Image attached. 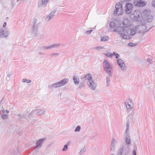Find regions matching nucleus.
Returning a JSON list of instances; mask_svg holds the SVG:
<instances>
[{
	"instance_id": "f257e3e1",
	"label": "nucleus",
	"mask_w": 155,
	"mask_h": 155,
	"mask_svg": "<svg viewBox=\"0 0 155 155\" xmlns=\"http://www.w3.org/2000/svg\"><path fill=\"white\" fill-rule=\"evenodd\" d=\"M110 26L111 29H112L114 32H117L120 34V36L124 39H129L130 38V37L126 34V31H125L124 28H120L119 25L116 26L115 23L111 21L110 23Z\"/></svg>"
},
{
	"instance_id": "f03ea898",
	"label": "nucleus",
	"mask_w": 155,
	"mask_h": 155,
	"mask_svg": "<svg viewBox=\"0 0 155 155\" xmlns=\"http://www.w3.org/2000/svg\"><path fill=\"white\" fill-rule=\"evenodd\" d=\"M135 30L133 29H128L126 31L127 35L133 36L136 32L138 33H144L147 32L148 30H147V27L145 25H137L135 27Z\"/></svg>"
},
{
	"instance_id": "7ed1b4c3",
	"label": "nucleus",
	"mask_w": 155,
	"mask_h": 155,
	"mask_svg": "<svg viewBox=\"0 0 155 155\" xmlns=\"http://www.w3.org/2000/svg\"><path fill=\"white\" fill-rule=\"evenodd\" d=\"M103 67L105 72L108 74H111L113 70L112 63L106 60H104L103 63Z\"/></svg>"
},
{
	"instance_id": "20e7f679",
	"label": "nucleus",
	"mask_w": 155,
	"mask_h": 155,
	"mask_svg": "<svg viewBox=\"0 0 155 155\" xmlns=\"http://www.w3.org/2000/svg\"><path fill=\"white\" fill-rule=\"evenodd\" d=\"M68 81L69 80L68 79L64 78L62 79L59 81L52 84L48 85V87L50 89H53L54 88L62 87L67 84Z\"/></svg>"
},
{
	"instance_id": "39448f33",
	"label": "nucleus",
	"mask_w": 155,
	"mask_h": 155,
	"mask_svg": "<svg viewBox=\"0 0 155 155\" xmlns=\"http://www.w3.org/2000/svg\"><path fill=\"white\" fill-rule=\"evenodd\" d=\"M85 78L87 80V83L89 87L92 90L94 91L96 87V84L94 81L92 79L91 74H87L85 76Z\"/></svg>"
},
{
	"instance_id": "423d86ee",
	"label": "nucleus",
	"mask_w": 155,
	"mask_h": 155,
	"mask_svg": "<svg viewBox=\"0 0 155 155\" xmlns=\"http://www.w3.org/2000/svg\"><path fill=\"white\" fill-rule=\"evenodd\" d=\"M36 20L33 19L31 20L32 28L31 30V33L33 37H35L38 34V26L36 23Z\"/></svg>"
},
{
	"instance_id": "0eeeda50",
	"label": "nucleus",
	"mask_w": 155,
	"mask_h": 155,
	"mask_svg": "<svg viewBox=\"0 0 155 155\" xmlns=\"http://www.w3.org/2000/svg\"><path fill=\"white\" fill-rule=\"evenodd\" d=\"M123 13V9L122 4L117 2L116 5L113 13L114 15L119 16L122 15Z\"/></svg>"
},
{
	"instance_id": "6e6552de",
	"label": "nucleus",
	"mask_w": 155,
	"mask_h": 155,
	"mask_svg": "<svg viewBox=\"0 0 155 155\" xmlns=\"http://www.w3.org/2000/svg\"><path fill=\"white\" fill-rule=\"evenodd\" d=\"M129 150V148L127 146L121 145L117 150V155H122L124 152L127 153L128 152Z\"/></svg>"
},
{
	"instance_id": "1a4fd4ad",
	"label": "nucleus",
	"mask_w": 155,
	"mask_h": 155,
	"mask_svg": "<svg viewBox=\"0 0 155 155\" xmlns=\"http://www.w3.org/2000/svg\"><path fill=\"white\" fill-rule=\"evenodd\" d=\"M142 15L144 16V18L146 19L149 22L152 21L153 17L150 15V11L148 10H145L143 11Z\"/></svg>"
},
{
	"instance_id": "9d476101",
	"label": "nucleus",
	"mask_w": 155,
	"mask_h": 155,
	"mask_svg": "<svg viewBox=\"0 0 155 155\" xmlns=\"http://www.w3.org/2000/svg\"><path fill=\"white\" fill-rule=\"evenodd\" d=\"M130 24V23L129 19L127 18H125L124 19L122 23L120 24L119 25L120 28H124L125 31L128 29H131L129 27Z\"/></svg>"
},
{
	"instance_id": "9b49d317",
	"label": "nucleus",
	"mask_w": 155,
	"mask_h": 155,
	"mask_svg": "<svg viewBox=\"0 0 155 155\" xmlns=\"http://www.w3.org/2000/svg\"><path fill=\"white\" fill-rule=\"evenodd\" d=\"M133 8V5L131 3H127L124 7L125 13L127 15L130 14Z\"/></svg>"
},
{
	"instance_id": "f8f14e48",
	"label": "nucleus",
	"mask_w": 155,
	"mask_h": 155,
	"mask_svg": "<svg viewBox=\"0 0 155 155\" xmlns=\"http://www.w3.org/2000/svg\"><path fill=\"white\" fill-rule=\"evenodd\" d=\"M9 34V32L7 28H3L0 29V38H6Z\"/></svg>"
},
{
	"instance_id": "ddd939ff",
	"label": "nucleus",
	"mask_w": 155,
	"mask_h": 155,
	"mask_svg": "<svg viewBox=\"0 0 155 155\" xmlns=\"http://www.w3.org/2000/svg\"><path fill=\"white\" fill-rule=\"evenodd\" d=\"M117 63L121 71H125L127 70V68L123 60L121 59H118L117 60Z\"/></svg>"
},
{
	"instance_id": "4468645a",
	"label": "nucleus",
	"mask_w": 155,
	"mask_h": 155,
	"mask_svg": "<svg viewBox=\"0 0 155 155\" xmlns=\"http://www.w3.org/2000/svg\"><path fill=\"white\" fill-rule=\"evenodd\" d=\"M125 105L127 108V111L130 110H132L133 108V104L132 101L130 99L127 100L125 102Z\"/></svg>"
},
{
	"instance_id": "2eb2a0df",
	"label": "nucleus",
	"mask_w": 155,
	"mask_h": 155,
	"mask_svg": "<svg viewBox=\"0 0 155 155\" xmlns=\"http://www.w3.org/2000/svg\"><path fill=\"white\" fill-rule=\"evenodd\" d=\"M141 15V14L139 12L136 11L135 13L130 14V17L132 21H136L137 20Z\"/></svg>"
},
{
	"instance_id": "dca6fc26",
	"label": "nucleus",
	"mask_w": 155,
	"mask_h": 155,
	"mask_svg": "<svg viewBox=\"0 0 155 155\" xmlns=\"http://www.w3.org/2000/svg\"><path fill=\"white\" fill-rule=\"evenodd\" d=\"M104 54L106 57L110 58H112L113 56H115L116 59L119 58L120 56L119 54L115 52H114L113 53H111L110 52H106Z\"/></svg>"
},
{
	"instance_id": "f3484780",
	"label": "nucleus",
	"mask_w": 155,
	"mask_h": 155,
	"mask_svg": "<svg viewBox=\"0 0 155 155\" xmlns=\"http://www.w3.org/2000/svg\"><path fill=\"white\" fill-rule=\"evenodd\" d=\"M0 111L1 112L2 118L4 120L7 119L8 117V115L7 114L9 112V111L7 110L3 109L0 110Z\"/></svg>"
},
{
	"instance_id": "a211bd4d",
	"label": "nucleus",
	"mask_w": 155,
	"mask_h": 155,
	"mask_svg": "<svg viewBox=\"0 0 155 155\" xmlns=\"http://www.w3.org/2000/svg\"><path fill=\"white\" fill-rule=\"evenodd\" d=\"M124 137L125 144H122V145H126L129 148V146L131 143V138L130 135H124Z\"/></svg>"
},
{
	"instance_id": "6ab92c4d",
	"label": "nucleus",
	"mask_w": 155,
	"mask_h": 155,
	"mask_svg": "<svg viewBox=\"0 0 155 155\" xmlns=\"http://www.w3.org/2000/svg\"><path fill=\"white\" fill-rule=\"evenodd\" d=\"M134 3L135 5L138 6H143L145 4V2L142 0H135Z\"/></svg>"
},
{
	"instance_id": "aec40b11",
	"label": "nucleus",
	"mask_w": 155,
	"mask_h": 155,
	"mask_svg": "<svg viewBox=\"0 0 155 155\" xmlns=\"http://www.w3.org/2000/svg\"><path fill=\"white\" fill-rule=\"evenodd\" d=\"M55 11H53L51 12L48 16L46 17L45 18V21H48L51 19H52L54 16L55 13Z\"/></svg>"
},
{
	"instance_id": "412c9836",
	"label": "nucleus",
	"mask_w": 155,
	"mask_h": 155,
	"mask_svg": "<svg viewBox=\"0 0 155 155\" xmlns=\"http://www.w3.org/2000/svg\"><path fill=\"white\" fill-rule=\"evenodd\" d=\"M45 140V139L44 138H41L38 140L36 143V147L38 148L41 147Z\"/></svg>"
},
{
	"instance_id": "4be33fe9",
	"label": "nucleus",
	"mask_w": 155,
	"mask_h": 155,
	"mask_svg": "<svg viewBox=\"0 0 155 155\" xmlns=\"http://www.w3.org/2000/svg\"><path fill=\"white\" fill-rule=\"evenodd\" d=\"M48 1V0H41V2H39L38 3V7L40 8L43 6H45Z\"/></svg>"
},
{
	"instance_id": "5701e85b",
	"label": "nucleus",
	"mask_w": 155,
	"mask_h": 155,
	"mask_svg": "<svg viewBox=\"0 0 155 155\" xmlns=\"http://www.w3.org/2000/svg\"><path fill=\"white\" fill-rule=\"evenodd\" d=\"M73 80L74 85H77L79 84L80 82V79L78 77L73 76Z\"/></svg>"
},
{
	"instance_id": "b1692460",
	"label": "nucleus",
	"mask_w": 155,
	"mask_h": 155,
	"mask_svg": "<svg viewBox=\"0 0 155 155\" xmlns=\"http://www.w3.org/2000/svg\"><path fill=\"white\" fill-rule=\"evenodd\" d=\"M34 112L35 114L38 115H41L44 112V110L37 109L35 110Z\"/></svg>"
},
{
	"instance_id": "393cba45",
	"label": "nucleus",
	"mask_w": 155,
	"mask_h": 155,
	"mask_svg": "<svg viewBox=\"0 0 155 155\" xmlns=\"http://www.w3.org/2000/svg\"><path fill=\"white\" fill-rule=\"evenodd\" d=\"M7 77H6V80L9 81L10 79L11 76L12 75L13 73L11 71H8L6 72Z\"/></svg>"
},
{
	"instance_id": "a878e982",
	"label": "nucleus",
	"mask_w": 155,
	"mask_h": 155,
	"mask_svg": "<svg viewBox=\"0 0 155 155\" xmlns=\"http://www.w3.org/2000/svg\"><path fill=\"white\" fill-rule=\"evenodd\" d=\"M112 77L111 74H108L106 78V81L107 82V86L108 87L109 85V83L110 82V77Z\"/></svg>"
},
{
	"instance_id": "bb28decb",
	"label": "nucleus",
	"mask_w": 155,
	"mask_h": 155,
	"mask_svg": "<svg viewBox=\"0 0 155 155\" xmlns=\"http://www.w3.org/2000/svg\"><path fill=\"white\" fill-rule=\"evenodd\" d=\"M109 37L108 36H101V41H107L109 39Z\"/></svg>"
},
{
	"instance_id": "cd10ccee",
	"label": "nucleus",
	"mask_w": 155,
	"mask_h": 155,
	"mask_svg": "<svg viewBox=\"0 0 155 155\" xmlns=\"http://www.w3.org/2000/svg\"><path fill=\"white\" fill-rule=\"evenodd\" d=\"M86 151V149L85 147H84L81 148L80 151L78 153L80 155H81L84 154Z\"/></svg>"
},
{
	"instance_id": "c85d7f7f",
	"label": "nucleus",
	"mask_w": 155,
	"mask_h": 155,
	"mask_svg": "<svg viewBox=\"0 0 155 155\" xmlns=\"http://www.w3.org/2000/svg\"><path fill=\"white\" fill-rule=\"evenodd\" d=\"M52 45L53 48L57 49L61 45V44H52Z\"/></svg>"
},
{
	"instance_id": "c756f323",
	"label": "nucleus",
	"mask_w": 155,
	"mask_h": 155,
	"mask_svg": "<svg viewBox=\"0 0 155 155\" xmlns=\"http://www.w3.org/2000/svg\"><path fill=\"white\" fill-rule=\"evenodd\" d=\"M22 82L23 83H30L31 82V81L29 79H27L26 78H23L22 80Z\"/></svg>"
},
{
	"instance_id": "7c9ffc66",
	"label": "nucleus",
	"mask_w": 155,
	"mask_h": 155,
	"mask_svg": "<svg viewBox=\"0 0 155 155\" xmlns=\"http://www.w3.org/2000/svg\"><path fill=\"white\" fill-rule=\"evenodd\" d=\"M68 144H66L64 145V147L62 148V151H66L68 149Z\"/></svg>"
},
{
	"instance_id": "2f4dec72",
	"label": "nucleus",
	"mask_w": 155,
	"mask_h": 155,
	"mask_svg": "<svg viewBox=\"0 0 155 155\" xmlns=\"http://www.w3.org/2000/svg\"><path fill=\"white\" fill-rule=\"evenodd\" d=\"M94 48L96 51H99L104 49V46H100L97 47H95Z\"/></svg>"
},
{
	"instance_id": "473e14b6",
	"label": "nucleus",
	"mask_w": 155,
	"mask_h": 155,
	"mask_svg": "<svg viewBox=\"0 0 155 155\" xmlns=\"http://www.w3.org/2000/svg\"><path fill=\"white\" fill-rule=\"evenodd\" d=\"M43 48L44 50L51 49L53 48L52 45L50 46H44L43 47Z\"/></svg>"
},
{
	"instance_id": "72a5a7b5",
	"label": "nucleus",
	"mask_w": 155,
	"mask_h": 155,
	"mask_svg": "<svg viewBox=\"0 0 155 155\" xmlns=\"http://www.w3.org/2000/svg\"><path fill=\"white\" fill-rule=\"evenodd\" d=\"M81 129V127L80 126H78L74 130V131L75 132H79L80 131Z\"/></svg>"
},
{
	"instance_id": "f704fd0d",
	"label": "nucleus",
	"mask_w": 155,
	"mask_h": 155,
	"mask_svg": "<svg viewBox=\"0 0 155 155\" xmlns=\"http://www.w3.org/2000/svg\"><path fill=\"white\" fill-rule=\"evenodd\" d=\"M117 143V141L115 140L114 137H112L111 141V144L115 145Z\"/></svg>"
},
{
	"instance_id": "c9c22d12",
	"label": "nucleus",
	"mask_w": 155,
	"mask_h": 155,
	"mask_svg": "<svg viewBox=\"0 0 155 155\" xmlns=\"http://www.w3.org/2000/svg\"><path fill=\"white\" fill-rule=\"evenodd\" d=\"M58 55V53H51L50 54L51 57L52 58H56Z\"/></svg>"
},
{
	"instance_id": "e433bc0d",
	"label": "nucleus",
	"mask_w": 155,
	"mask_h": 155,
	"mask_svg": "<svg viewBox=\"0 0 155 155\" xmlns=\"http://www.w3.org/2000/svg\"><path fill=\"white\" fill-rule=\"evenodd\" d=\"M128 45L130 47H134L136 45V44L131 42H129Z\"/></svg>"
},
{
	"instance_id": "4c0bfd02",
	"label": "nucleus",
	"mask_w": 155,
	"mask_h": 155,
	"mask_svg": "<svg viewBox=\"0 0 155 155\" xmlns=\"http://www.w3.org/2000/svg\"><path fill=\"white\" fill-rule=\"evenodd\" d=\"M129 127H126V130L124 132V135L130 134L129 133Z\"/></svg>"
},
{
	"instance_id": "58836bf2",
	"label": "nucleus",
	"mask_w": 155,
	"mask_h": 155,
	"mask_svg": "<svg viewBox=\"0 0 155 155\" xmlns=\"http://www.w3.org/2000/svg\"><path fill=\"white\" fill-rule=\"evenodd\" d=\"M115 148V145L113 144L110 145V150L111 151H114Z\"/></svg>"
},
{
	"instance_id": "ea45409f",
	"label": "nucleus",
	"mask_w": 155,
	"mask_h": 155,
	"mask_svg": "<svg viewBox=\"0 0 155 155\" xmlns=\"http://www.w3.org/2000/svg\"><path fill=\"white\" fill-rule=\"evenodd\" d=\"M84 87V84L83 83H80L79 84L78 88L81 89Z\"/></svg>"
},
{
	"instance_id": "a19ab883",
	"label": "nucleus",
	"mask_w": 155,
	"mask_h": 155,
	"mask_svg": "<svg viewBox=\"0 0 155 155\" xmlns=\"http://www.w3.org/2000/svg\"><path fill=\"white\" fill-rule=\"evenodd\" d=\"M93 30H87L85 32V33L87 34H91V33L92 31Z\"/></svg>"
},
{
	"instance_id": "79ce46f5",
	"label": "nucleus",
	"mask_w": 155,
	"mask_h": 155,
	"mask_svg": "<svg viewBox=\"0 0 155 155\" xmlns=\"http://www.w3.org/2000/svg\"><path fill=\"white\" fill-rule=\"evenodd\" d=\"M152 6L155 8V0H153L152 2Z\"/></svg>"
},
{
	"instance_id": "37998d69",
	"label": "nucleus",
	"mask_w": 155,
	"mask_h": 155,
	"mask_svg": "<svg viewBox=\"0 0 155 155\" xmlns=\"http://www.w3.org/2000/svg\"><path fill=\"white\" fill-rule=\"evenodd\" d=\"M147 61H148V62L150 64H151L152 63V60L150 58H148L147 59Z\"/></svg>"
},
{
	"instance_id": "c03bdc74",
	"label": "nucleus",
	"mask_w": 155,
	"mask_h": 155,
	"mask_svg": "<svg viewBox=\"0 0 155 155\" xmlns=\"http://www.w3.org/2000/svg\"><path fill=\"white\" fill-rule=\"evenodd\" d=\"M132 155H136V151L134 150H133Z\"/></svg>"
},
{
	"instance_id": "a18cd8bd",
	"label": "nucleus",
	"mask_w": 155,
	"mask_h": 155,
	"mask_svg": "<svg viewBox=\"0 0 155 155\" xmlns=\"http://www.w3.org/2000/svg\"><path fill=\"white\" fill-rule=\"evenodd\" d=\"M126 127H129V122H127Z\"/></svg>"
},
{
	"instance_id": "49530a36",
	"label": "nucleus",
	"mask_w": 155,
	"mask_h": 155,
	"mask_svg": "<svg viewBox=\"0 0 155 155\" xmlns=\"http://www.w3.org/2000/svg\"><path fill=\"white\" fill-rule=\"evenodd\" d=\"M6 23L5 22L3 24V26L4 28H5V27L6 26Z\"/></svg>"
},
{
	"instance_id": "de8ad7c7",
	"label": "nucleus",
	"mask_w": 155,
	"mask_h": 155,
	"mask_svg": "<svg viewBox=\"0 0 155 155\" xmlns=\"http://www.w3.org/2000/svg\"><path fill=\"white\" fill-rule=\"evenodd\" d=\"M17 154H18V153L16 152V153H15V154H11V155H17Z\"/></svg>"
},
{
	"instance_id": "09e8293b",
	"label": "nucleus",
	"mask_w": 155,
	"mask_h": 155,
	"mask_svg": "<svg viewBox=\"0 0 155 155\" xmlns=\"http://www.w3.org/2000/svg\"><path fill=\"white\" fill-rule=\"evenodd\" d=\"M110 155H114V154L113 153H111Z\"/></svg>"
},
{
	"instance_id": "8fccbe9b",
	"label": "nucleus",
	"mask_w": 155,
	"mask_h": 155,
	"mask_svg": "<svg viewBox=\"0 0 155 155\" xmlns=\"http://www.w3.org/2000/svg\"><path fill=\"white\" fill-rule=\"evenodd\" d=\"M39 54H41V53H39Z\"/></svg>"
},
{
	"instance_id": "3c124183",
	"label": "nucleus",
	"mask_w": 155,
	"mask_h": 155,
	"mask_svg": "<svg viewBox=\"0 0 155 155\" xmlns=\"http://www.w3.org/2000/svg\"><path fill=\"white\" fill-rule=\"evenodd\" d=\"M20 115H21V114L20 115H18V116H20Z\"/></svg>"
}]
</instances>
